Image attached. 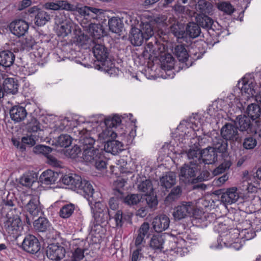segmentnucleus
<instances>
[{"label": "nucleus", "instance_id": "nucleus-60", "mask_svg": "<svg viewBox=\"0 0 261 261\" xmlns=\"http://www.w3.org/2000/svg\"><path fill=\"white\" fill-rule=\"evenodd\" d=\"M214 229L219 233L220 237L228 232L229 230L227 225L223 222H219L217 225H215Z\"/></svg>", "mask_w": 261, "mask_h": 261}, {"label": "nucleus", "instance_id": "nucleus-55", "mask_svg": "<svg viewBox=\"0 0 261 261\" xmlns=\"http://www.w3.org/2000/svg\"><path fill=\"white\" fill-rule=\"evenodd\" d=\"M238 86L239 88L241 89L242 92L247 93L249 95L253 96L255 93L253 89L250 87V85L248 84L247 82H245L244 81L239 82L238 83Z\"/></svg>", "mask_w": 261, "mask_h": 261}, {"label": "nucleus", "instance_id": "nucleus-22", "mask_svg": "<svg viewBox=\"0 0 261 261\" xmlns=\"http://www.w3.org/2000/svg\"><path fill=\"white\" fill-rule=\"evenodd\" d=\"M104 148L106 152L114 155L117 154L124 150L123 144L117 140L108 141Z\"/></svg>", "mask_w": 261, "mask_h": 261}, {"label": "nucleus", "instance_id": "nucleus-52", "mask_svg": "<svg viewBox=\"0 0 261 261\" xmlns=\"http://www.w3.org/2000/svg\"><path fill=\"white\" fill-rule=\"evenodd\" d=\"M71 143V138L68 135H61L57 140L59 146L63 147H68Z\"/></svg>", "mask_w": 261, "mask_h": 261}, {"label": "nucleus", "instance_id": "nucleus-5", "mask_svg": "<svg viewBox=\"0 0 261 261\" xmlns=\"http://www.w3.org/2000/svg\"><path fill=\"white\" fill-rule=\"evenodd\" d=\"M199 169L198 165L193 164L192 162H190L189 164H185L180 169V179L185 183H195L198 181L206 180V178L199 176L195 177Z\"/></svg>", "mask_w": 261, "mask_h": 261}, {"label": "nucleus", "instance_id": "nucleus-40", "mask_svg": "<svg viewBox=\"0 0 261 261\" xmlns=\"http://www.w3.org/2000/svg\"><path fill=\"white\" fill-rule=\"evenodd\" d=\"M49 226L48 221L45 218L39 217L34 222V227L40 232L45 231Z\"/></svg>", "mask_w": 261, "mask_h": 261}, {"label": "nucleus", "instance_id": "nucleus-25", "mask_svg": "<svg viewBox=\"0 0 261 261\" xmlns=\"http://www.w3.org/2000/svg\"><path fill=\"white\" fill-rule=\"evenodd\" d=\"M236 121L240 131H247L248 133L254 132L249 117L246 115H240L237 117Z\"/></svg>", "mask_w": 261, "mask_h": 261}, {"label": "nucleus", "instance_id": "nucleus-31", "mask_svg": "<svg viewBox=\"0 0 261 261\" xmlns=\"http://www.w3.org/2000/svg\"><path fill=\"white\" fill-rule=\"evenodd\" d=\"M176 182V175L174 172L167 173L160 178V182L162 187L166 189L171 188Z\"/></svg>", "mask_w": 261, "mask_h": 261}, {"label": "nucleus", "instance_id": "nucleus-64", "mask_svg": "<svg viewBox=\"0 0 261 261\" xmlns=\"http://www.w3.org/2000/svg\"><path fill=\"white\" fill-rule=\"evenodd\" d=\"M114 219L116 222V226H121L126 217L123 215L122 212L120 210L118 211L114 216Z\"/></svg>", "mask_w": 261, "mask_h": 261}, {"label": "nucleus", "instance_id": "nucleus-3", "mask_svg": "<svg viewBox=\"0 0 261 261\" xmlns=\"http://www.w3.org/2000/svg\"><path fill=\"white\" fill-rule=\"evenodd\" d=\"M93 53L97 61L100 64L97 65L98 67L97 69L105 71L111 76L118 74V69L114 67L111 62L107 60L109 53L103 45L96 43L93 47Z\"/></svg>", "mask_w": 261, "mask_h": 261}, {"label": "nucleus", "instance_id": "nucleus-36", "mask_svg": "<svg viewBox=\"0 0 261 261\" xmlns=\"http://www.w3.org/2000/svg\"><path fill=\"white\" fill-rule=\"evenodd\" d=\"M197 19L199 25L202 28L206 30L212 29L214 30V28H213L214 21L210 17L206 15H201L198 16Z\"/></svg>", "mask_w": 261, "mask_h": 261}, {"label": "nucleus", "instance_id": "nucleus-63", "mask_svg": "<svg viewBox=\"0 0 261 261\" xmlns=\"http://www.w3.org/2000/svg\"><path fill=\"white\" fill-rule=\"evenodd\" d=\"M171 31L178 38H181L185 36V32L181 30L177 24L172 25L171 27Z\"/></svg>", "mask_w": 261, "mask_h": 261}, {"label": "nucleus", "instance_id": "nucleus-35", "mask_svg": "<svg viewBox=\"0 0 261 261\" xmlns=\"http://www.w3.org/2000/svg\"><path fill=\"white\" fill-rule=\"evenodd\" d=\"M201 32L200 28L198 24L195 22H189L186 27L185 34L192 38L197 37Z\"/></svg>", "mask_w": 261, "mask_h": 261}, {"label": "nucleus", "instance_id": "nucleus-39", "mask_svg": "<svg viewBox=\"0 0 261 261\" xmlns=\"http://www.w3.org/2000/svg\"><path fill=\"white\" fill-rule=\"evenodd\" d=\"M174 54L178 60L182 62H186L189 57L188 52L183 45H177L174 48Z\"/></svg>", "mask_w": 261, "mask_h": 261}, {"label": "nucleus", "instance_id": "nucleus-46", "mask_svg": "<svg viewBox=\"0 0 261 261\" xmlns=\"http://www.w3.org/2000/svg\"><path fill=\"white\" fill-rule=\"evenodd\" d=\"M126 183V180L123 178L117 179L114 182V190L115 195H118L120 198L122 197L123 188Z\"/></svg>", "mask_w": 261, "mask_h": 261}, {"label": "nucleus", "instance_id": "nucleus-16", "mask_svg": "<svg viewBox=\"0 0 261 261\" xmlns=\"http://www.w3.org/2000/svg\"><path fill=\"white\" fill-rule=\"evenodd\" d=\"M161 52L162 50L160 44L154 39V42H149L147 43L142 55L144 58L150 59L153 57H156Z\"/></svg>", "mask_w": 261, "mask_h": 261}, {"label": "nucleus", "instance_id": "nucleus-7", "mask_svg": "<svg viewBox=\"0 0 261 261\" xmlns=\"http://www.w3.org/2000/svg\"><path fill=\"white\" fill-rule=\"evenodd\" d=\"M195 210L191 201H182L174 208L173 216L176 220H180L191 216Z\"/></svg>", "mask_w": 261, "mask_h": 261}, {"label": "nucleus", "instance_id": "nucleus-34", "mask_svg": "<svg viewBox=\"0 0 261 261\" xmlns=\"http://www.w3.org/2000/svg\"><path fill=\"white\" fill-rule=\"evenodd\" d=\"M81 176L76 174L65 175L62 178V182L64 184L69 186L71 188L75 190L76 184L79 182Z\"/></svg>", "mask_w": 261, "mask_h": 261}, {"label": "nucleus", "instance_id": "nucleus-20", "mask_svg": "<svg viewBox=\"0 0 261 261\" xmlns=\"http://www.w3.org/2000/svg\"><path fill=\"white\" fill-rule=\"evenodd\" d=\"M11 119L15 122H20L23 120L27 115L25 108L21 106H14L10 111Z\"/></svg>", "mask_w": 261, "mask_h": 261}, {"label": "nucleus", "instance_id": "nucleus-61", "mask_svg": "<svg viewBox=\"0 0 261 261\" xmlns=\"http://www.w3.org/2000/svg\"><path fill=\"white\" fill-rule=\"evenodd\" d=\"M47 163L53 167L57 168H63V164L62 162L58 160L56 157L52 155L47 156Z\"/></svg>", "mask_w": 261, "mask_h": 261}, {"label": "nucleus", "instance_id": "nucleus-58", "mask_svg": "<svg viewBox=\"0 0 261 261\" xmlns=\"http://www.w3.org/2000/svg\"><path fill=\"white\" fill-rule=\"evenodd\" d=\"M34 181L33 176L30 174H24L20 178V184L25 187H30Z\"/></svg>", "mask_w": 261, "mask_h": 261}, {"label": "nucleus", "instance_id": "nucleus-9", "mask_svg": "<svg viewBox=\"0 0 261 261\" xmlns=\"http://www.w3.org/2000/svg\"><path fill=\"white\" fill-rule=\"evenodd\" d=\"M12 34L20 37L28 32L29 26L28 23L22 19H17L12 21L8 26Z\"/></svg>", "mask_w": 261, "mask_h": 261}, {"label": "nucleus", "instance_id": "nucleus-23", "mask_svg": "<svg viewBox=\"0 0 261 261\" xmlns=\"http://www.w3.org/2000/svg\"><path fill=\"white\" fill-rule=\"evenodd\" d=\"M15 56L10 50H3L0 52V65L5 67H9L14 62Z\"/></svg>", "mask_w": 261, "mask_h": 261}, {"label": "nucleus", "instance_id": "nucleus-29", "mask_svg": "<svg viewBox=\"0 0 261 261\" xmlns=\"http://www.w3.org/2000/svg\"><path fill=\"white\" fill-rule=\"evenodd\" d=\"M58 174L51 170L44 171L40 177V180L42 184L51 185L54 184L57 179Z\"/></svg>", "mask_w": 261, "mask_h": 261}, {"label": "nucleus", "instance_id": "nucleus-12", "mask_svg": "<svg viewBox=\"0 0 261 261\" xmlns=\"http://www.w3.org/2000/svg\"><path fill=\"white\" fill-rule=\"evenodd\" d=\"M66 251L65 248L57 244H50L46 250L47 257L54 261H60L65 257Z\"/></svg>", "mask_w": 261, "mask_h": 261}, {"label": "nucleus", "instance_id": "nucleus-38", "mask_svg": "<svg viewBox=\"0 0 261 261\" xmlns=\"http://www.w3.org/2000/svg\"><path fill=\"white\" fill-rule=\"evenodd\" d=\"M246 112L248 114V117L253 120L258 118L261 113L259 106L258 105L254 103H251L248 106Z\"/></svg>", "mask_w": 261, "mask_h": 261}, {"label": "nucleus", "instance_id": "nucleus-56", "mask_svg": "<svg viewBox=\"0 0 261 261\" xmlns=\"http://www.w3.org/2000/svg\"><path fill=\"white\" fill-rule=\"evenodd\" d=\"M256 140L252 137L245 138L243 143V147L246 149H253L256 146Z\"/></svg>", "mask_w": 261, "mask_h": 261}, {"label": "nucleus", "instance_id": "nucleus-10", "mask_svg": "<svg viewBox=\"0 0 261 261\" xmlns=\"http://www.w3.org/2000/svg\"><path fill=\"white\" fill-rule=\"evenodd\" d=\"M149 225L147 222H144L137 231V234L134 238V244L131 247L143 249L146 241L145 237H148Z\"/></svg>", "mask_w": 261, "mask_h": 261}, {"label": "nucleus", "instance_id": "nucleus-42", "mask_svg": "<svg viewBox=\"0 0 261 261\" xmlns=\"http://www.w3.org/2000/svg\"><path fill=\"white\" fill-rule=\"evenodd\" d=\"M110 216L109 212H93V217L97 225L107 221L109 216Z\"/></svg>", "mask_w": 261, "mask_h": 261}, {"label": "nucleus", "instance_id": "nucleus-4", "mask_svg": "<svg viewBox=\"0 0 261 261\" xmlns=\"http://www.w3.org/2000/svg\"><path fill=\"white\" fill-rule=\"evenodd\" d=\"M82 145L84 150L83 159L85 162L91 165H93L97 169L101 170L106 167V163L105 161L103 151L102 149L97 148L92 149V146L90 145Z\"/></svg>", "mask_w": 261, "mask_h": 261}, {"label": "nucleus", "instance_id": "nucleus-24", "mask_svg": "<svg viewBox=\"0 0 261 261\" xmlns=\"http://www.w3.org/2000/svg\"><path fill=\"white\" fill-rule=\"evenodd\" d=\"M130 42L134 46H140L145 40L140 29L132 28L129 35Z\"/></svg>", "mask_w": 261, "mask_h": 261}, {"label": "nucleus", "instance_id": "nucleus-49", "mask_svg": "<svg viewBox=\"0 0 261 261\" xmlns=\"http://www.w3.org/2000/svg\"><path fill=\"white\" fill-rule=\"evenodd\" d=\"M236 231V229H230V231H229L223 236H222L221 237V241L224 243L225 245L227 247H230L232 248H236L237 246L233 244V240H231V233L232 231Z\"/></svg>", "mask_w": 261, "mask_h": 261}, {"label": "nucleus", "instance_id": "nucleus-30", "mask_svg": "<svg viewBox=\"0 0 261 261\" xmlns=\"http://www.w3.org/2000/svg\"><path fill=\"white\" fill-rule=\"evenodd\" d=\"M108 24L110 30L116 34L120 33L123 27L122 20L118 17H112L109 19Z\"/></svg>", "mask_w": 261, "mask_h": 261}, {"label": "nucleus", "instance_id": "nucleus-33", "mask_svg": "<svg viewBox=\"0 0 261 261\" xmlns=\"http://www.w3.org/2000/svg\"><path fill=\"white\" fill-rule=\"evenodd\" d=\"M227 140H224V139H222L220 137H216L213 140V146L212 148H214V150L220 153L225 152L227 149Z\"/></svg>", "mask_w": 261, "mask_h": 261}, {"label": "nucleus", "instance_id": "nucleus-28", "mask_svg": "<svg viewBox=\"0 0 261 261\" xmlns=\"http://www.w3.org/2000/svg\"><path fill=\"white\" fill-rule=\"evenodd\" d=\"M201 152L197 146L191 147L187 151V155L189 160H193V164L198 165L201 163Z\"/></svg>", "mask_w": 261, "mask_h": 261}, {"label": "nucleus", "instance_id": "nucleus-26", "mask_svg": "<svg viewBox=\"0 0 261 261\" xmlns=\"http://www.w3.org/2000/svg\"><path fill=\"white\" fill-rule=\"evenodd\" d=\"M5 93L16 94L18 91V84L13 78H6L5 79L3 85L2 86Z\"/></svg>", "mask_w": 261, "mask_h": 261}, {"label": "nucleus", "instance_id": "nucleus-18", "mask_svg": "<svg viewBox=\"0 0 261 261\" xmlns=\"http://www.w3.org/2000/svg\"><path fill=\"white\" fill-rule=\"evenodd\" d=\"M21 226V221L19 218H10L5 223L6 230L10 235L17 234Z\"/></svg>", "mask_w": 261, "mask_h": 261}, {"label": "nucleus", "instance_id": "nucleus-2", "mask_svg": "<svg viewBox=\"0 0 261 261\" xmlns=\"http://www.w3.org/2000/svg\"><path fill=\"white\" fill-rule=\"evenodd\" d=\"M55 29L58 36L65 37L73 32L75 36L81 34V29L78 24L66 15L64 13H60L55 17Z\"/></svg>", "mask_w": 261, "mask_h": 261}, {"label": "nucleus", "instance_id": "nucleus-44", "mask_svg": "<svg viewBox=\"0 0 261 261\" xmlns=\"http://www.w3.org/2000/svg\"><path fill=\"white\" fill-rule=\"evenodd\" d=\"M75 210L74 205L70 203L64 205L60 209L59 212L60 216L63 218H68L73 213Z\"/></svg>", "mask_w": 261, "mask_h": 261}, {"label": "nucleus", "instance_id": "nucleus-11", "mask_svg": "<svg viewBox=\"0 0 261 261\" xmlns=\"http://www.w3.org/2000/svg\"><path fill=\"white\" fill-rule=\"evenodd\" d=\"M240 195L237 188L231 187L227 189L220 197V201L225 205L236 203L240 198Z\"/></svg>", "mask_w": 261, "mask_h": 261}, {"label": "nucleus", "instance_id": "nucleus-62", "mask_svg": "<svg viewBox=\"0 0 261 261\" xmlns=\"http://www.w3.org/2000/svg\"><path fill=\"white\" fill-rule=\"evenodd\" d=\"M239 235L245 240H249L253 239L256 234L252 229H244L242 230Z\"/></svg>", "mask_w": 261, "mask_h": 261}, {"label": "nucleus", "instance_id": "nucleus-32", "mask_svg": "<svg viewBox=\"0 0 261 261\" xmlns=\"http://www.w3.org/2000/svg\"><path fill=\"white\" fill-rule=\"evenodd\" d=\"M165 242L164 236L162 234L153 235L150 241V247L155 250L161 251Z\"/></svg>", "mask_w": 261, "mask_h": 261}, {"label": "nucleus", "instance_id": "nucleus-8", "mask_svg": "<svg viewBox=\"0 0 261 261\" xmlns=\"http://www.w3.org/2000/svg\"><path fill=\"white\" fill-rule=\"evenodd\" d=\"M28 12L34 16V23L38 27L43 26L50 19V15L37 6L30 8Z\"/></svg>", "mask_w": 261, "mask_h": 261}, {"label": "nucleus", "instance_id": "nucleus-1", "mask_svg": "<svg viewBox=\"0 0 261 261\" xmlns=\"http://www.w3.org/2000/svg\"><path fill=\"white\" fill-rule=\"evenodd\" d=\"M105 124L98 121L84 122L79 119L71 121L70 125H73V133L75 140L84 145L92 146L95 142V137L100 142H107L116 138L115 130Z\"/></svg>", "mask_w": 261, "mask_h": 261}, {"label": "nucleus", "instance_id": "nucleus-17", "mask_svg": "<svg viewBox=\"0 0 261 261\" xmlns=\"http://www.w3.org/2000/svg\"><path fill=\"white\" fill-rule=\"evenodd\" d=\"M83 27L87 29L88 32L95 39H100L105 34L103 27L100 24L90 23L89 24L86 23L82 22Z\"/></svg>", "mask_w": 261, "mask_h": 261}, {"label": "nucleus", "instance_id": "nucleus-50", "mask_svg": "<svg viewBox=\"0 0 261 261\" xmlns=\"http://www.w3.org/2000/svg\"><path fill=\"white\" fill-rule=\"evenodd\" d=\"M219 10L228 15H231L234 11V8L229 2H223L218 4Z\"/></svg>", "mask_w": 261, "mask_h": 261}, {"label": "nucleus", "instance_id": "nucleus-51", "mask_svg": "<svg viewBox=\"0 0 261 261\" xmlns=\"http://www.w3.org/2000/svg\"><path fill=\"white\" fill-rule=\"evenodd\" d=\"M231 163L229 160H225L217 168H215L213 172L214 175H218L225 172V171L229 168Z\"/></svg>", "mask_w": 261, "mask_h": 261}, {"label": "nucleus", "instance_id": "nucleus-27", "mask_svg": "<svg viewBox=\"0 0 261 261\" xmlns=\"http://www.w3.org/2000/svg\"><path fill=\"white\" fill-rule=\"evenodd\" d=\"M79 180L76 184L75 190H81L88 196L92 197L94 190L91 183L85 179H82L81 177Z\"/></svg>", "mask_w": 261, "mask_h": 261}, {"label": "nucleus", "instance_id": "nucleus-15", "mask_svg": "<svg viewBox=\"0 0 261 261\" xmlns=\"http://www.w3.org/2000/svg\"><path fill=\"white\" fill-rule=\"evenodd\" d=\"M170 219L165 215H161L155 217L152 222V227L157 232H161L168 228Z\"/></svg>", "mask_w": 261, "mask_h": 261}, {"label": "nucleus", "instance_id": "nucleus-43", "mask_svg": "<svg viewBox=\"0 0 261 261\" xmlns=\"http://www.w3.org/2000/svg\"><path fill=\"white\" fill-rule=\"evenodd\" d=\"M175 64L174 58L171 54L165 55V58L162 62V68L165 70H170L173 69Z\"/></svg>", "mask_w": 261, "mask_h": 261}, {"label": "nucleus", "instance_id": "nucleus-21", "mask_svg": "<svg viewBox=\"0 0 261 261\" xmlns=\"http://www.w3.org/2000/svg\"><path fill=\"white\" fill-rule=\"evenodd\" d=\"M70 6V4L67 1L59 0L55 2H47L44 4L43 7L46 10L57 11L62 9L69 11L71 8Z\"/></svg>", "mask_w": 261, "mask_h": 261}, {"label": "nucleus", "instance_id": "nucleus-45", "mask_svg": "<svg viewBox=\"0 0 261 261\" xmlns=\"http://www.w3.org/2000/svg\"><path fill=\"white\" fill-rule=\"evenodd\" d=\"M181 194V189L179 186L174 188L165 199L166 202L171 203L178 199Z\"/></svg>", "mask_w": 261, "mask_h": 261}, {"label": "nucleus", "instance_id": "nucleus-19", "mask_svg": "<svg viewBox=\"0 0 261 261\" xmlns=\"http://www.w3.org/2000/svg\"><path fill=\"white\" fill-rule=\"evenodd\" d=\"M201 160L205 164H212L217 161V154L213 148L208 146L202 150Z\"/></svg>", "mask_w": 261, "mask_h": 261}, {"label": "nucleus", "instance_id": "nucleus-41", "mask_svg": "<svg viewBox=\"0 0 261 261\" xmlns=\"http://www.w3.org/2000/svg\"><path fill=\"white\" fill-rule=\"evenodd\" d=\"M101 123L106 124L105 125L113 129H116V127L121 123V119L118 115H114L113 116H109L105 118V121H101Z\"/></svg>", "mask_w": 261, "mask_h": 261}, {"label": "nucleus", "instance_id": "nucleus-6", "mask_svg": "<svg viewBox=\"0 0 261 261\" xmlns=\"http://www.w3.org/2000/svg\"><path fill=\"white\" fill-rule=\"evenodd\" d=\"M70 11H76L81 16L83 17L84 20L87 22H90L92 19H97L98 16L103 13V10L94 7L79 5L75 6L70 4Z\"/></svg>", "mask_w": 261, "mask_h": 261}, {"label": "nucleus", "instance_id": "nucleus-13", "mask_svg": "<svg viewBox=\"0 0 261 261\" xmlns=\"http://www.w3.org/2000/svg\"><path fill=\"white\" fill-rule=\"evenodd\" d=\"M238 127L231 123H226L221 129V135L226 140L237 141L239 138Z\"/></svg>", "mask_w": 261, "mask_h": 261}, {"label": "nucleus", "instance_id": "nucleus-48", "mask_svg": "<svg viewBox=\"0 0 261 261\" xmlns=\"http://www.w3.org/2000/svg\"><path fill=\"white\" fill-rule=\"evenodd\" d=\"M140 31L145 40L149 39L153 35V30L151 25L148 23H143Z\"/></svg>", "mask_w": 261, "mask_h": 261}, {"label": "nucleus", "instance_id": "nucleus-57", "mask_svg": "<svg viewBox=\"0 0 261 261\" xmlns=\"http://www.w3.org/2000/svg\"><path fill=\"white\" fill-rule=\"evenodd\" d=\"M143 249L130 247V251L132 252V261H138L143 256Z\"/></svg>", "mask_w": 261, "mask_h": 261}, {"label": "nucleus", "instance_id": "nucleus-47", "mask_svg": "<svg viewBox=\"0 0 261 261\" xmlns=\"http://www.w3.org/2000/svg\"><path fill=\"white\" fill-rule=\"evenodd\" d=\"M138 189L140 191L144 193L145 195L151 194L153 191V187L151 181L148 179L142 181L138 185Z\"/></svg>", "mask_w": 261, "mask_h": 261}, {"label": "nucleus", "instance_id": "nucleus-53", "mask_svg": "<svg viewBox=\"0 0 261 261\" xmlns=\"http://www.w3.org/2000/svg\"><path fill=\"white\" fill-rule=\"evenodd\" d=\"M141 198L142 197L139 194H130L125 197L123 201L129 205H135L140 201Z\"/></svg>", "mask_w": 261, "mask_h": 261}, {"label": "nucleus", "instance_id": "nucleus-14", "mask_svg": "<svg viewBox=\"0 0 261 261\" xmlns=\"http://www.w3.org/2000/svg\"><path fill=\"white\" fill-rule=\"evenodd\" d=\"M22 247L25 251L33 254L40 250V244L38 239L31 234H29L25 237Z\"/></svg>", "mask_w": 261, "mask_h": 261}, {"label": "nucleus", "instance_id": "nucleus-37", "mask_svg": "<svg viewBox=\"0 0 261 261\" xmlns=\"http://www.w3.org/2000/svg\"><path fill=\"white\" fill-rule=\"evenodd\" d=\"M39 201L36 198L30 200V202L27 203L25 208L27 211L33 216L38 215L40 209L38 206Z\"/></svg>", "mask_w": 261, "mask_h": 261}, {"label": "nucleus", "instance_id": "nucleus-54", "mask_svg": "<svg viewBox=\"0 0 261 261\" xmlns=\"http://www.w3.org/2000/svg\"><path fill=\"white\" fill-rule=\"evenodd\" d=\"M116 168L119 169L122 173H132V171L128 168L127 162L124 159H120L116 162Z\"/></svg>", "mask_w": 261, "mask_h": 261}, {"label": "nucleus", "instance_id": "nucleus-59", "mask_svg": "<svg viewBox=\"0 0 261 261\" xmlns=\"http://www.w3.org/2000/svg\"><path fill=\"white\" fill-rule=\"evenodd\" d=\"M81 149L77 145H74L71 149H68L66 150L65 154L66 156L72 158H76L78 155L81 153Z\"/></svg>", "mask_w": 261, "mask_h": 261}]
</instances>
